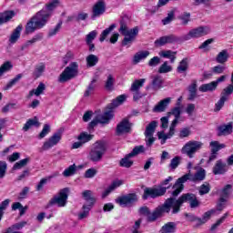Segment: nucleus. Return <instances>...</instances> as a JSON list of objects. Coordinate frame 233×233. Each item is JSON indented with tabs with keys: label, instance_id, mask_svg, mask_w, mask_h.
<instances>
[{
	"label": "nucleus",
	"instance_id": "1",
	"mask_svg": "<svg viewBox=\"0 0 233 233\" xmlns=\"http://www.w3.org/2000/svg\"><path fill=\"white\" fill-rule=\"evenodd\" d=\"M207 176V173L204 168H200L195 175H192V172L189 170L188 173L179 177L176 183L173 185V191L170 192L171 196L176 197L178 194L183 192L185 188L184 183L187 181H192L193 183H198V181H203Z\"/></svg>",
	"mask_w": 233,
	"mask_h": 233
},
{
	"label": "nucleus",
	"instance_id": "2",
	"mask_svg": "<svg viewBox=\"0 0 233 233\" xmlns=\"http://www.w3.org/2000/svg\"><path fill=\"white\" fill-rule=\"evenodd\" d=\"M173 202L174 199L172 198L166 199L164 204L162 206L157 207L152 213L150 212L148 207H142L139 208V213L142 216H146L147 221L152 223L157 219H159V218H163L164 214H168L172 208Z\"/></svg>",
	"mask_w": 233,
	"mask_h": 233
},
{
	"label": "nucleus",
	"instance_id": "3",
	"mask_svg": "<svg viewBox=\"0 0 233 233\" xmlns=\"http://www.w3.org/2000/svg\"><path fill=\"white\" fill-rule=\"evenodd\" d=\"M169 199H173L171 204L172 214L179 213L183 203H189L190 208H198V207H199V200H198V197L192 193L183 194L178 198V199H176V197L172 195Z\"/></svg>",
	"mask_w": 233,
	"mask_h": 233
},
{
	"label": "nucleus",
	"instance_id": "4",
	"mask_svg": "<svg viewBox=\"0 0 233 233\" xmlns=\"http://www.w3.org/2000/svg\"><path fill=\"white\" fill-rule=\"evenodd\" d=\"M183 106H175L171 108V110L167 113V116H174L175 119L172 121L169 127V132L165 134V132H158V139H161V145H165L167 143V139H170L174 134H176V127H177V123H179V117H181Z\"/></svg>",
	"mask_w": 233,
	"mask_h": 233
},
{
	"label": "nucleus",
	"instance_id": "5",
	"mask_svg": "<svg viewBox=\"0 0 233 233\" xmlns=\"http://www.w3.org/2000/svg\"><path fill=\"white\" fill-rule=\"evenodd\" d=\"M174 177H168L165 180L160 183L158 187H147L144 189L143 199H148V198H152V199H156V198H161V196H165L167 194V189L170 188V186L167 187L170 181H172Z\"/></svg>",
	"mask_w": 233,
	"mask_h": 233
},
{
	"label": "nucleus",
	"instance_id": "6",
	"mask_svg": "<svg viewBox=\"0 0 233 233\" xmlns=\"http://www.w3.org/2000/svg\"><path fill=\"white\" fill-rule=\"evenodd\" d=\"M119 32L122 35L125 36L122 41V46H127V45H131V43L136 41V37H137V35L139 34V28L134 27L128 30L127 23H125V21H121Z\"/></svg>",
	"mask_w": 233,
	"mask_h": 233
},
{
	"label": "nucleus",
	"instance_id": "7",
	"mask_svg": "<svg viewBox=\"0 0 233 233\" xmlns=\"http://www.w3.org/2000/svg\"><path fill=\"white\" fill-rule=\"evenodd\" d=\"M106 154V146L103 141H97L94 144L89 152V159L92 163H100L103 161V157Z\"/></svg>",
	"mask_w": 233,
	"mask_h": 233
},
{
	"label": "nucleus",
	"instance_id": "8",
	"mask_svg": "<svg viewBox=\"0 0 233 233\" xmlns=\"http://www.w3.org/2000/svg\"><path fill=\"white\" fill-rule=\"evenodd\" d=\"M79 75V64L71 62L68 66L60 74L58 77L59 83H66Z\"/></svg>",
	"mask_w": 233,
	"mask_h": 233
},
{
	"label": "nucleus",
	"instance_id": "9",
	"mask_svg": "<svg viewBox=\"0 0 233 233\" xmlns=\"http://www.w3.org/2000/svg\"><path fill=\"white\" fill-rule=\"evenodd\" d=\"M203 148V143L196 140L187 142L181 148V154H185L187 157H194L196 152H199Z\"/></svg>",
	"mask_w": 233,
	"mask_h": 233
},
{
	"label": "nucleus",
	"instance_id": "10",
	"mask_svg": "<svg viewBox=\"0 0 233 233\" xmlns=\"http://www.w3.org/2000/svg\"><path fill=\"white\" fill-rule=\"evenodd\" d=\"M70 189L68 187L61 189L57 195L49 200L48 207L56 205L59 208L66 207L68 201V192Z\"/></svg>",
	"mask_w": 233,
	"mask_h": 233
},
{
	"label": "nucleus",
	"instance_id": "11",
	"mask_svg": "<svg viewBox=\"0 0 233 233\" xmlns=\"http://www.w3.org/2000/svg\"><path fill=\"white\" fill-rule=\"evenodd\" d=\"M114 117L112 110L105 112L103 115H97L88 125V130H94L95 127H97V123L100 125H108L110 119Z\"/></svg>",
	"mask_w": 233,
	"mask_h": 233
},
{
	"label": "nucleus",
	"instance_id": "12",
	"mask_svg": "<svg viewBox=\"0 0 233 233\" xmlns=\"http://www.w3.org/2000/svg\"><path fill=\"white\" fill-rule=\"evenodd\" d=\"M210 32V27L198 26L197 28L191 29L187 35L183 36L184 41H188L190 39H198V37H203L204 35H208Z\"/></svg>",
	"mask_w": 233,
	"mask_h": 233
},
{
	"label": "nucleus",
	"instance_id": "13",
	"mask_svg": "<svg viewBox=\"0 0 233 233\" xmlns=\"http://www.w3.org/2000/svg\"><path fill=\"white\" fill-rule=\"evenodd\" d=\"M156 128H157V121L156 120L152 121L146 127L144 136L146 137L145 141L147 147H152L154 145V142L156 141V137H154Z\"/></svg>",
	"mask_w": 233,
	"mask_h": 233
},
{
	"label": "nucleus",
	"instance_id": "14",
	"mask_svg": "<svg viewBox=\"0 0 233 233\" xmlns=\"http://www.w3.org/2000/svg\"><path fill=\"white\" fill-rule=\"evenodd\" d=\"M48 17H50V12L41 10L31 19L35 21V25H36L37 28H43V26L48 23Z\"/></svg>",
	"mask_w": 233,
	"mask_h": 233
},
{
	"label": "nucleus",
	"instance_id": "15",
	"mask_svg": "<svg viewBox=\"0 0 233 233\" xmlns=\"http://www.w3.org/2000/svg\"><path fill=\"white\" fill-rule=\"evenodd\" d=\"M106 12V4L105 0H98L92 8L91 19H96V17H101L103 14Z\"/></svg>",
	"mask_w": 233,
	"mask_h": 233
},
{
	"label": "nucleus",
	"instance_id": "16",
	"mask_svg": "<svg viewBox=\"0 0 233 233\" xmlns=\"http://www.w3.org/2000/svg\"><path fill=\"white\" fill-rule=\"evenodd\" d=\"M137 201V195L136 193H130L116 199V203L121 207H132Z\"/></svg>",
	"mask_w": 233,
	"mask_h": 233
},
{
	"label": "nucleus",
	"instance_id": "17",
	"mask_svg": "<svg viewBox=\"0 0 233 233\" xmlns=\"http://www.w3.org/2000/svg\"><path fill=\"white\" fill-rule=\"evenodd\" d=\"M177 41H179V37L176 35H168L157 39L155 45L156 46H165V45H172L177 43Z\"/></svg>",
	"mask_w": 233,
	"mask_h": 233
},
{
	"label": "nucleus",
	"instance_id": "18",
	"mask_svg": "<svg viewBox=\"0 0 233 233\" xmlns=\"http://www.w3.org/2000/svg\"><path fill=\"white\" fill-rule=\"evenodd\" d=\"M61 133H55L51 136L42 146V150H50L53 147H56L61 141Z\"/></svg>",
	"mask_w": 233,
	"mask_h": 233
},
{
	"label": "nucleus",
	"instance_id": "19",
	"mask_svg": "<svg viewBox=\"0 0 233 233\" xmlns=\"http://www.w3.org/2000/svg\"><path fill=\"white\" fill-rule=\"evenodd\" d=\"M132 130V124L128 119L124 118L117 126H116V134L117 136H121L123 134H129Z\"/></svg>",
	"mask_w": 233,
	"mask_h": 233
},
{
	"label": "nucleus",
	"instance_id": "20",
	"mask_svg": "<svg viewBox=\"0 0 233 233\" xmlns=\"http://www.w3.org/2000/svg\"><path fill=\"white\" fill-rule=\"evenodd\" d=\"M172 102V97H167L162 100H160L157 106L153 108V112H165L167 110V107L170 105Z\"/></svg>",
	"mask_w": 233,
	"mask_h": 233
},
{
	"label": "nucleus",
	"instance_id": "21",
	"mask_svg": "<svg viewBox=\"0 0 233 233\" xmlns=\"http://www.w3.org/2000/svg\"><path fill=\"white\" fill-rule=\"evenodd\" d=\"M227 170H228L227 163L223 162V160H218L213 167V174L215 176L225 174Z\"/></svg>",
	"mask_w": 233,
	"mask_h": 233
},
{
	"label": "nucleus",
	"instance_id": "22",
	"mask_svg": "<svg viewBox=\"0 0 233 233\" xmlns=\"http://www.w3.org/2000/svg\"><path fill=\"white\" fill-rule=\"evenodd\" d=\"M123 183V180L119 179L113 181L111 185L102 193V198H106V196H108L111 192H114L116 188H119Z\"/></svg>",
	"mask_w": 233,
	"mask_h": 233
},
{
	"label": "nucleus",
	"instance_id": "23",
	"mask_svg": "<svg viewBox=\"0 0 233 233\" xmlns=\"http://www.w3.org/2000/svg\"><path fill=\"white\" fill-rule=\"evenodd\" d=\"M96 83H97V79L93 78L84 92V97H90L91 96H94L96 88H97V85Z\"/></svg>",
	"mask_w": 233,
	"mask_h": 233
},
{
	"label": "nucleus",
	"instance_id": "24",
	"mask_svg": "<svg viewBox=\"0 0 233 233\" xmlns=\"http://www.w3.org/2000/svg\"><path fill=\"white\" fill-rule=\"evenodd\" d=\"M21 32H23V25H19L11 34L9 38V43H11V45H15V43L19 41V37H21Z\"/></svg>",
	"mask_w": 233,
	"mask_h": 233
},
{
	"label": "nucleus",
	"instance_id": "25",
	"mask_svg": "<svg viewBox=\"0 0 233 233\" xmlns=\"http://www.w3.org/2000/svg\"><path fill=\"white\" fill-rule=\"evenodd\" d=\"M46 90V85H45V83L43 82H40L35 89H32L31 91H29L28 97H32L33 96H36V97H39V96H43V94H45Z\"/></svg>",
	"mask_w": 233,
	"mask_h": 233
},
{
	"label": "nucleus",
	"instance_id": "26",
	"mask_svg": "<svg viewBox=\"0 0 233 233\" xmlns=\"http://www.w3.org/2000/svg\"><path fill=\"white\" fill-rule=\"evenodd\" d=\"M160 57H164L166 59H169L170 63H176V59L177 56V51L172 50H164L159 53Z\"/></svg>",
	"mask_w": 233,
	"mask_h": 233
},
{
	"label": "nucleus",
	"instance_id": "27",
	"mask_svg": "<svg viewBox=\"0 0 233 233\" xmlns=\"http://www.w3.org/2000/svg\"><path fill=\"white\" fill-rule=\"evenodd\" d=\"M228 57H230V55L228 54V50L227 49H223L222 51H220L217 56H216V61L219 64V65H225V63H227V61H228Z\"/></svg>",
	"mask_w": 233,
	"mask_h": 233
},
{
	"label": "nucleus",
	"instance_id": "28",
	"mask_svg": "<svg viewBox=\"0 0 233 233\" xmlns=\"http://www.w3.org/2000/svg\"><path fill=\"white\" fill-rule=\"evenodd\" d=\"M190 63V60L188 59V57H185L183 58L179 63L178 66L177 67V72L178 74H185V72H187L188 70V65Z\"/></svg>",
	"mask_w": 233,
	"mask_h": 233
},
{
	"label": "nucleus",
	"instance_id": "29",
	"mask_svg": "<svg viewBox=\"0 0 233 233\" xmlns=\"http://www.w3.org/2000/svg\"><path fill=\"white\" fill-rule=\"evenodd\" d=\"M150 56V52L148 51H139L135 54L133 57V65H137L138 63H141L143 59H147Z\"/></svg>",
	"mask_w": 233,
	"mask_h": 233
},
{
	"label": "nucleus",
	"instance_id": "30",
	"mask_svg": "<svg viewBox=\"0 0 233 233\" xmlns=\"http://www.w3.org/2000/svg\"><path fill=\"white\" fill-rule=\"evenodd\" d=\"M86 63L87 68H93V66H96L99 63V56L93 54L88 55L86 57Z\"/></svg>",
	"mask_w": 233,
	"mask_h": 233
},
{
	"label": "nucleus",
	"instance_id": "31",
	"mask_svg": "<svg viewBox=\"0 0 233 233\" xmlns=\"http://www.w3.org/2000/svg\"><path fill=\"white\" fill-rule=\"evenodd\" d=\"M151 85L155 90H159L163 86V77L159 75H154L151 76Z\"/></svg>",
	"mask_w": 233,
	"mask_h": 233
},
{
	"label": "nucleus",
	"instance_id": "32",
	"mask_svg": "<svg viewBox=\"0 0 233 233\" xmlns=\"http://www.w3.org/2000/svg\"><path fill=\"white\" fill-rule=\"evenodd\" d=\"M41 29L40 27H37V25H35V22L33 20V18H31L26 25H25V35H28L30 34H34V32H35V30H39Z\"/></svg>",
	"mask_w": 233,
	"mask_h": 233
},
{
	"label": "nucleus",
	"instance_id": "33",
	"mask_svg": "<svg viewBox=\"0 0 233 233\" xmlns=\"http://www.w3.org/2000/svg\"><path fill=\"white\" fill-rule=\"evenodd\" d=\"M15 15L14 11H5L4 13H0V25H5V23H8L12 17Z\"/></svg>",
	"mask_w": 233,
	"mask_h": 233
},
{
	"label": "nucleus",
	"instance_id": "34",
	"mask_svg": "<svg viewBox=\"0 0 233 233\" xmlns=\"http://www.w3.org/2000/svg\"><path fill=\"white\" fill-rule=\"evenodd\" d=\"M188 92H189V96H188L189 101H194V99H196V96H198V82L197 81H194L188 86Z\"/></svg>",
	"mask_w": 233,
	"mask_h": 233
},
{
	"label": "nucleus",
	"instance_id": "35",
	"mask_svg": "<svg viewBox=\"0 0 233 233\" xmlns=\"http://www.w3.org/2000/svg\"><path fill=\"white\" fill-rule=\"evenodd\" d=\"M82 198L87 201V205H91V207H94V204L96 203V198H94V195H92V190H85L82 193Z\"/></svg>",
	"mask_w": 233,
	"mask_h": 233
},
{
	"label": "nucleus",
	"instance_id": "36",
	"mask_svg": "<svg viewBox=\"0 0 233 233\" xmlns=\"http://www.w3.org/2000/svg\"><path fill=\"white\" fill-rule=\"evenodd\" d=\"M46 69V66L45 65V63H40L36 65L35 67V71L33 73L34 77H35L36 79L38 77H41V76L45 74Z\"/></svg>",
	"mask_w": 233,
	"mask_h": 233
},
{
	"label": "nucleus",
	"instance_id": "37",
	"mask_svg": "<svg viewBox=\"0 0 233 233\" xmlns=\"http://www.w3.org/2000/svg\"><path fill=\"white\" fill-rule=\"evenodd\" d=\"M216 212V209H210L204 213L202 218H198V225H205L208 219H210L211 216Z\"/></svg>",
	"mask_w": 233,
	"mask_h": 233
},
{
	"label": "nucleus",
	"instance_id": "38",
	"mask_svg": "<svg viewBox=\"0 0 233 233\" xmlns=\"http://www.w3.org/2000/svg\"><path fill=\"white\" fill-rule=\"evenodd\" d=\"M145 81H147V79H145V78L135 80L133 82V84L131 85L130 91L131 92H139V89L143 88V85H145Z\"/></svg>",
	"mask_w": 233,
	"mask_h": 233
},
{
	"label": "nucleus",
	"instance_id": "39",
	"mask_svg": "<svg viewBox=\"0 0 233 233\" xmlns=\"http://www.w3.org/2000/svg\"><path fill=\"white\" fill-rule=\"evenodd\" d=\"M134 157L133 156L126 155L124 158H122L119 161V166L124 167V168H130L132 165H134V161H132L130 158Z\"/></svg>",
	"mask_w": 233,
	"mask_h": 233
},
{
	"label": "nucleus",
	"instance_id": "40",
	"mask_svg": "<svg viewBox=\"0 0 233 233\" xmlns=\"http://www.w3.org/2000/svg\"><path fill=\"white\" fill-rule=\"evenodd\" d=\"M92 205H84L82 207V212L78 214V219H86V218H88L90 214V210H92Z\"/></svg>",
	"mask_w": 233,
	"mask_h": 233
},
{
	"label": "nucleus",
	"instance_id": "41",
	"mask_svg": "<svg viewBox=\"0 0 233 233\" xmlns=\"http://www.w3.org/2000/svg\"><path fill=\"white\" fill-rule=\"evenodd\" d=\"M216 88H218V86H216L215 82L213 81L208 84H203L199 87V91L200 92H214V90H216Z\"/></svg>",
	"mask_w": 233,
	"mask_h": 233
},
{
	"label": "nucleus",
	"instance_id": "42",
	"mask_svg": "<svg viewBox=\"0 0 233 233\" xmlns=\"http://www.w3.org/2000/svg\"><path fill=\"white\" fill-rule=\"evenodd\" d=\"M176 232V223L168 222L161 228V233H174Z\"/></svg>",
	"mask_w": 233,
	"mask_h": 233
},
{
	"label": "nucleus",
	"instance_id": "43",
	"mask_svg": "<svg viewBox=\"0 0 233 233\" xmlns=\"http://www.w3.org/2000/svg\"><path fill=\"white\" fill-rule=\"evenodd\" d=\"M232 133V125H224L218 127V136H227Z\"/></svg>",
	"mask_w": 233,
	"mask_h": 233
},
{
	"label": "nucleus",
	"instance_id": "44",
	"mask_svg": "<svg viewBox=\"0 0 233 233\" xmlns=\"http://www.w3.org/2000/svg\"><path fill=\"white\" fill-rule=\"evenodd\" d=\"M209 147H211V152H215L218 154L219 150L225 148L227 146L225 144H221L218 141H211L209 144Z\"/></svg>",
	"mask_w": 233,
	"mask_h": 233
},
{
	"label": "nucleus",
	"instance_id": "45",
	"mask_svg": "<svg viewBox=\"0 0 233 233\" xmlns=\"http://www.w3.org/2000/svg\"><path fill=\"white\" fill-rule=\"evenodd\" d=\"M125 101H127V95H120L115 100H113L110 108H116V106H119V105H123Z\"/></svg>",
	"mask_w": 233,
	"mask_h": 233
},
{
	"label": "nucleus",
	"instance_id": "46",
	"mask_svg": "<svg viewBox=\"0 0 233 233\" xmlns=\"http://www.w3.org/2000/svg\"><path fill=\"white\" fill-rule=\"evenodd\" d=\"M93 137V135H90L86 132H83L77 137V139L78 141L82 142L85 145L86 143H88V141H92Z\"/></svg>",
	"mask_w": 233,
	"mask_h": 233
},
{
	"label": "nucleus",
	"instance_id": "47",
	"mask_svg": "<svg viewBox=\"0 0 233 233\" xmlns=\"http://www.w3.org/2000/svg\"><path fill=\"white\" fill-rule=\"evenodd\" d=\"M172 66L168 65L167 61H165L158 68V74H168L172 72Z\"/></svg>",
	"mask_w": 233,
	"mask_h": 233
},
{
	"label": "nucleus",
	"instance_id": "48",
	"mask_svg": "<svg viewBox=\"0 0 233 233\" xmlns=\"http://www.w3.org/2000/svg\"><path fill=\"white\" fill-rule=\"evenodd\" d=\"M39 125V122L37 121V118L35 117L33 119H29L25 125H24V127H23V130L25 132H28V130H30V128H32V127H35Z\"/></svg>",
	"mask_w": 233,
	"mask_h": 233
},
{
	"label": "nucleus",
	"instance_id": "49",
	"mask_svg": "<svg viewBox=\"0 0 233 233\" xmlns=\"http://www.w3.org/2000/svg\"><path fill=\"white\" fill-rule=\"evenodd\" d=\"M14 68V66L12 65V62L6 61L0 66V76L5 74V72H9V70H12Z\"/></svg>",
	"mask_w": 233,
	"mask_h": 233
},
{
	"label": "nucleus",
	"instance_id": "50",
	"mask_svg": "<svg viewBox=\"0 0 233 233\" xmlns=\"http://www.w3.org/2000/svg\"><path fill=\"white\" fill-rule=\"evenodd\" d=\"M115 28H116V25L113 24L108 28L105 29L100 35V38H99L100 43H103V41H105L106 37H108V35L110 34V32H112V30H114Z\"/></svg>",
	"mask_w": 233,
	"mask_h": 233
},
{
	"label": "nucleus",
	"instance_id": "51",
	"mask_svg": "<svg viewBox=\"0 0 233 233\" xmlns=\"http://www.w3.org/2000/svg\"><path fill=\"white\" fill-rule=\"evenodd\" d=\"M76 164H73L64 170L63 177H70V176H74V174H76Z\"/></svg>",
	"mask_w": 233,
	"mask_h": 233
},
{
	"label": "nucleus",
	"instance_id": "52",
	"mask_svg": "<svg viewBox=\"0 0 233 233\" xmlns=\"http://www.w3.org/2000/svg\"><path fill=\"white\" fill-rule=\"evenodd\" d=\"M21 77H23V75L18 74L15 78H13L10 82L6 84V86L4 87V90H10L15 85L17 82L21 80Z\"/></svg>",
	"mask_w": 233,
	"mask_h": 233
},
{
	"label": "nucleus",
	"instance_id": "53",
	"mask_svg": "<svg viewBox=\"0 0 233 233\" xmlns=\"http://www.w3.org/2000/svg\"><path fill=\"white\" fill-rule=\"evenodd\" d=\"M29 161H30V158H24V159L16 162L13 167V170H21V168H23V167H26V165H28Z\"/></svg>",
	"mask_w": 233,
	"mask_h": 233
},
{
	"label": "nucleus",
	"instance_id": "54",
	"mask_svg": "<svg viewBox=\"0 0 233 233\" xmlns=\"http://www.w3.org/2000/svg\"><path fill=\"white\" fill-rule=\"evenodd\" d=\"M230 194H232V185L228 184L221 190L220 198H223L225 199V198H228Z\"/></svg>",
	"mask_w": 233,
	"mask_h": 233
},
{
	"label": "nucleus",
	"instance_id": "55",
	"mask_svg": "<svg viewBox=\"0 0 233 233\" xmlns=\"http://www.w3.org/2000/svg\"><path fill=\"white\" fill-rule=\"evenodd\" d=\"M176 17V13L174 11H169L167 16L162 19L163 25H170Z\"/></svg>",
	"mask_w": 233,
	"mask_h": 233
},
{
	"label": "nucleus",
	"instance_id": "56",
	"mask_svg": "<svg viewBox=\"0 0 233 233\" xmlns=\"http://www.w3.org/2000/svg\"><path fill=\"white\" fill-rule=\"evenodd\" d=\"M143 152H145V147L144 146H137L128 154V156H132L133 157H136V156H137L139 154H143Z\"/></svg>",
	"mask_w": 233,
	"mask_h": 233
},
{
	"label": "nucleus",
	"instance_id": "57",
	"mask_svg": "<svg viewBox=\"0 0 233 233\" xmlns=\"http://www.w3.org/2000/svg\"><path fill=\"white\" fill-rule=\"evenodd\" d=\"M96 175L97 169L91 167L85 172L84 177H86V179H92V177H96Z\"/></svg>",
	"mask_w": 233,
	"mask_h": 233
},
{
	"label": "nucleus",
	"instance_id": "58",
	"mask_svg": "<svg viewBox=\"0 0 233 233\" xmlns=\"http://www.w3.org/2000/svg\"><path fill=\"white\" fill-rule=\"evenodd\" d=\"M227 99H228V97L226 95H223L220 97V99L216 104L215 112H219V110H221V108H223V106L225 105V101H227Z\"/></svg>",
	"mask_w": 233,
	"mask_h": 233
},
{
	"label": "nucleus",
	"instance_id": "59",
	"mask_svg": "<svg viewBox=\"0 0 233 233\" xmlns=\"http://www.w3.org/2000/svg\"><path fill=\"white\" fill-rule=\"evenodd\" d=\"M227 218H228V213L224 214V216L221 218H219L215 224L211 226L210 232H216L218 227H219V225H221V223H223V221H225Z\"/></svg>",
	"mask_w": 233,
	"mask_h": 233
},
{
	"label": "nucleus",
	"instance_id": "60",
	"mask_svg": "<svg viewBox=\"0 0 233 233\" xmlns=\"http://www.w3.org/2000/svg\"><path fill=\"white\" fill-rule=\"evenodd\" d=\"M208 192H210V184H202L198 190L199 196H205V194H208Z\"/></svg>",
	"mask_w": 233,
	"mask_h": 233
},
{
	"label": "nucleus",
	"instance_id": "61",
	"mask_svg": "<svg viewBox=\"0 0 233 233\" xmlns=\"http://www.w3.org/2000/svg\"><path fill=\"white\" fill-rule=\"evenodd\" d=\"M50 134V125L45 124L43 127L42 131L40 132L38 138L43 139L44 137H46Z\"/></svg>",
	"mask_w": 233,
	"mask_h": 233
},
{
	"label": "nucleus",
	"instance_id": "62",
	"mask_svg": "<svg viewBox=\"0 0 233 233\" xmlns=\"http://www.w3.org/2000/svg\"><path fill=\"white\" fill-rule=\"evenodd\" d=\"M106 90H114V76L112 75H108L107 76L106 81Z\"/></svg>",
	"mask_w": 233,
	"mask_h": 233
},
{
	"label": "nucleus",
	"instance_id": "63",
	"mask_svg": "<svg viewBox=\"0 0 233 233\" xmlns=\"http://www.w3.org/2000/svg\"><path fill=\"white\" fill-rule=\"evenodd\" d=\"M180 163H181V157H175L173 159H171V162L169 164L171 170H176V168L179 167Z\"/></svg>",
	"mask_w": 233,
	"mask_h": 233
},
{
	"label": "nucleus",
	"instance_id": "64",
	"mask_svg": "<svg viewBox=\"0 0 233 233\" xmlns=\"http://www.w3.org/2000/svg\"><path fill=\"white\" fill-rule=\"evenodd\" d=\"M97 37V31L94 30L91 31L89 34L86 36V43H93L94 39Z\"/></svg>",
	"mask_w": 233,
	"mask_h": 233
}]
</instances>
